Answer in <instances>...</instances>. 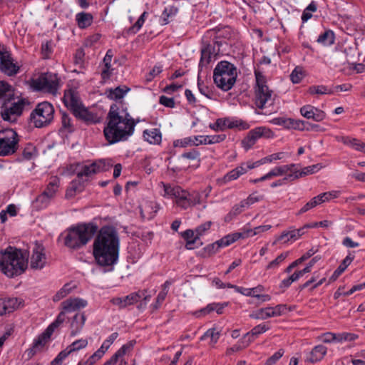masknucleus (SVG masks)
<instances>
[{
  "label": "nucleus",
  "instance_id": "obj_1",
  "mask_svg": "<svg viewBox=\"0 0 365 365\" xmlns=\"http://www.w3.org/2000/svg\"><path fill=\"white\" fill-rule=\"evenodd\" d=\"M126 86H120L106 90L107 97L115 101L106 116L103 134L109 145L128 140L134 133L137 122L130 115L128 108L121 100L130 91Z\"/></svg>",
  "mask_w": 365,
  "mask_h": 365
},
{
  "label": "nucleus",
  "instance_id": "obj_2",
  "mask_svg": "<svg viewBox=\"0 0 365 365\" xmlns=\"http://www.w3.org/2000/svg\"><path fill=\"white\" fill-rule=\"evenodd\" d=\"M93 243V255L101 267L113 266L119 257L120 239L117 230L113 226H103L98 230Z\"/></svg>",
  "mask_w": 365,
  "mask_h": 365
},
{
  "label": "nucleus",
  "instance_id": "obj_3",
  "mask_svg": "<svg viewBox=\"0 0 365 365\" xmlns=\"http://www.w3.org/2000/svg\"><path fill=\"white\" fill-rule=\"evenodd\" d=\"M28 259L26 251L9 246L0 251V270L9 278L19 276L27 269Z\"/></svg>",
  "mask_w": 365,
  "mask_h": 365
},
{
  "label": "nucleus",
  "instance_id": "obj_4",
  "mask_svg": "<svg viewBox=\"0 0 365 365\" xmlns=\"http://www.w3.org/2000/svg\"><path fill=\"white\" fill-rule=\"evenodd\" d=\"M98 226L96 223L82 222L72 226L61 235L63 239V244L71 250H78L87 243L97 233Z\"/></svg>",
  "mask_w": 365,
  "mask_h": 365
},
{
  "label": "nucleus",
  "instance_id": "obj_5",
  "mask_svg": "<svg viewBox=\"0 0 365 365\" xmlns=\"http://www.w3.org/2000/svg\"><path fill=\"white\" fill-rule=\"evenodd\" d=\"M29 105L28 98L18 96L15 91L0 106V117L6 122L16 123L26 106Z\"/></svg>",
  "mask_w": 365,
  "mask_h": 365
},
{
  "label": "nucleus",
  "instance_id": "obj_6",
  "mask_svg": "<svg viewBox=\"0 0 365 365\" xmlns=\"http://www.w3.org/2000/svg\"><path fill=\"white\" fill-rule=\"evenodd\" d=\"M237 76V68L227 61L219 62L213 71L214 83L224 91H228L233 87Z\"/></svg>",
  "mask_w": 365,
  "mask_h": 365
},
{
  "label": "nucleus",
  "instance_id": "obj_7",
  "mask_svg": "<svg viewBox=\"0 0 365 365\" xmlns=\"http://www.w3.org/2000/svg\"><path fill=\"white\" fill-rule=\"evenodd\" d=\"M160 185L163 187V196L175 198L176 205L182 209L186 210L200 202L198 193H190L179 186H173L163 182Z\"/></svg>",
  "mask_w": 365,
  "mask_h": 365
},
{
  "label": "nucleus",
  "instance_id": "obj_8",
  "mask_svg": "<svg viewBox=\"0 0 365 365\" xmlns=\"http://www.w3.org/2000/svg\"><path fill=\"white\" fill-rule=\"evenodd\" d=\"M63 101L73 115L85 122H95V115L83 105L78 93L72 88L65 91Z\"/></svg>",
  "mask_w": 365,
  "mask_h": 365
},
{
  "label": "nucleus",
  "instance_id": "obj_9",
  "mask_svg": "<svg viewBox=\"0 0 365 365\" xmlns=\"http://www.w3.org/2000/svg\"><path fill=\"white\" fill-rule=\"evenodd\" d=\"M255 103L258 108L264 109L273 104V91L267 86L266 78L261 71L255 70Z\"/></svg>",
  "mask_w": 365,
  "mask_h": 365
},
{
  "label": "nucleus",
  "instance_id": "obj_10",
  "mask_svg": "<svg viewBox=\"0 0 365 365\" xmlns=\"http://www.w3.org/2000/svg\"><path fill=\"white\" fill-rule=\"evenodd\" d=\"M71 173H76L80 180H88L94 175L106 170V163L100 160L90 164L75 163L71 164L68 168Z\"/></svg>",
  "mask_w": 365,
  "mask_h": 365
},
{
  "label": "nucleus",
  "instance_id": "obj_11",
  "mask_svg": "<svg viewBox=\"0 0 365 365\" xmlns=\"http://www.w3.org/2000/svg\"><path fill=\"white\" fill-rule=\"evenodd\" d=\"M54 108L47 101L39 103L31 113V120L36 128H43L53 120Z\"/></svg>",
  "mask_w": 365,
  "mask_h": 365
},
{
  "label": "nucleus",
  "instance_id": "obj_12",
  "mask_svg": "<svg viewBox=\"0 0 365 365\" xmlns=\"http://www.w3.org/2000/svg\"><path fill=\"white\" fill-rule=\"evenodd\" d=\"M20 138L11 128L0 130V156H9L16 153L19 148Z\"/></svg>",
  "mask_w": 365,
  "mask_h": 365
},
{
  "label": "nucleus",
  "instance_id": "obj_13",
  "mask_svg": "<svg viewBox=\"0 0 365 365\" xmlns=\"http://www.w3.org/2000/svg\"><path fill=\"white\" fill-rule=\"evenodd\" d=\"M31 86L35 91L56 95L59 88V78L56 73H41L32 80Z\"/></svg>",
  "mask_w": 365,
  "mask_h": 365
},
{
  "label": "nucleus",
  "instance_id": "obj_14",
  "mask_svg": "<svg viewBox=\"0 0 365 365\" xmlns=\"http://www.w3.org/2000/svg\"><path fill=\"white\" fill-rule=\"evenodd\" d=\"M215 35V32L212 31H208L204 35L202 38V48H201V58L199 63L200 67L207 66L211 61L212 56L215 55L218 51L219 48L216 50L215 45L218 46L219 43L217 41L208 40Z\"/></svg>",
  "mask_w": 365,
  "mask_h": 365
},
{
  "label": "nucleus",
  "instance_id": "obj_15",
  "mask_svg": "<svg viewBox=\"0 0 365 365\" xmlns=\"http://www.w3.org/2000/svg\"><path fill=\"white\" fill-rule=\"evenodd\" d=\"M19 68L10 51L0 43V71L8 76H14L19 73Z\"/></svg>",
  "mask_w": 365,
  "mask_h": 365
},
{
  "label": "nucleus",
  "instance_id": "obj_16",
  "mask_svg": "<svg viewBox=\"0 0 365 365\" xmlns=\"http://www.w3.org/2000/svg\"><path fill=\"white\" fill-rule=\"evenodd\" d=\"M187 160L195 163L193 167H199L200 163V153L196 149H192L188 152L182 153L178 158L177 163L171 167V170L175 173L187 170L190 167V165L187 162Z\"/></svg>",
  "mask_w": 365,
  "mask_h": 365
},
{
  "label": "nucleus",
  "instance_id": "obj_17",
  "mask_svg": "<svg viewBox=\"0 0 365 365\" xmlns=\"http://www.w3.org/2000/svg\"><path fill=\"white\" fill-rule=\"evenodd\" d=\"M274 137V133L268 128L264 126L257 127L250 130L246 137L242 140V144L245 150L251 148L261 138H272Z\"/></svg>",
  "mask_w": 365,
  "mask_h": 365
},
{
  "label": "nucleus",
  "instance_id": "obj_18",
  "mask_svg": "<svg viewBox=\"0 0 365 365\" xmlns=\"http://www.w3.org/2000/svg\"><path fill=\"white\" fill-rule=\"evenodd\" d=\"M209 127L215 131L223 130L225 128L232 129L235 128L247 130L249 128V125L242 120L224 118L217 119L215 123L210 124Z\"/></svg>",
  "mask_w": 365,
  "mask_h": 365
},
{
  "label": "nucleus",
  "instance_id": "obj_19",
  "mask_svg": "<svg viewBox=\"0 0 365 365\" xmlns=\"http://www.w3.org/2000/svg\"><path fill=\"white\" fill-rule=\"evenodd\" d=\"M46 264L44 247L41 244L36 243L32 250L30 267L33 269H42Z\"/></svg>",
  "mask_w": 365,
  "mask_h": 365
},
{
  "label": "nucleus",
  "instance_id": "obj_20",
  "mask_svg": "<svg viewBox=\"0 0 365 365\" xmlns=\"http://www.w3.org/2000/svg\"><path fill=\"white\" fill-rule=\"evenodd\" d=\"M259 162L242 163L240 166L232 169L222 178L224 184L238 179L241 175L245 174L249 170L258 166Z\"/></svg>",
  "mask_w": 365,
  "mask_h": 365
},
{
  "label": "nucleus",
  "instance_id": "obj_21",
  "mask_svg": "<svg viewBox=\"0 0 365 365\" xmlns=\"http://www.w3.org/2000/svg\"><path fill=\"white\" fill-rule=\"evenodd\" d=\"M300 113L304 118L317 122L322 121L326 117V113L323 110L311 105L302 106L300 108Z\"/></svg>",
  "mask_w": 365,
  "mask_h": 365
},
{
  "label": "nucleus",
  "instance_id": "obj_22",
  "mask_svg": "<svg viewBox=\"0 0 365 365\" xmlns=\"http://www.w3.org/2000/svg\"><path fill=\"white\" fill-rule=\"evenodd\" d=\"M88 305V302L79 297L69 298L61 302V307L64 312H73L83 309Z\"/></svg>",
  "mask_w": 365,
  "mask_h": 365
},
{
  "label": "nucleus",
  "instance_id": "obj_23",
  "mask_svg": "<svg viewBox=\"0 0 365 365\" xmlns=\"http://www.w3.org/2000/svg\"><path fill=\"white\" fill-rule=\"evenodd\" d=\"M86 321V316L84 312H78L73 316L70 324L71 336L77 335L82 331Z\"/></svg>",
  "mask_w": 365,
  "mask_h": 365
},
{
  "label": "nucleus",
  "instance_id": "obj_24",
  "mask_svg": "<svg viewBox=\"0 0 365 365\" xmlns=\"http://www.w3.org/2000/svg\"><path fill=\"white\" fill-rule=\"evenodd\" d=\"M269 329V327L265 324H261L255 326L250 332H247L242 339V342L244 344L243 346L247 347L250 344L254 341L255 336L264 333Z\"/></svg>",
  "mask_w": 365,
  "mask_h": 365
},
{
  "label": "nucleus",
  "instance_id": "obj_25",
  "mask_svg": "<svg viewBox=\"0 0 365 365\" xmlns=\"http://www.w3.org/2000/svg\"><path fill=\"white\" fill-rule=\"evenodd\" d=\"M296 167V164H289V165H284L281 166H277L272 169L269 173L265 174V178H268V180L278 176H282L285 175L286 176L289 173H294V168Z\"/></svg>",
  "mask_w": 365,
  "mask_h": 365
},
{
  "label": "nucleus",
  "instance_id": "obj_26",
  "mask_svg": "<svg viewBox=\"0 0 365 365\" xmlns=\"http://www.w3.org/2000/svg\"><path fill=\"white\" fill-rule=\"evenodd\" d=\"M327 348L322 345L319 344L315 346L309 352V355L307 359V361L310 363H316L323 359L327 354Z\"/></svg>",
  "mask_w": 365,
  "mask_h": 365
},
{
  "label": "nucleus",
  "instance_id": "obj_27",
  "mask_svg": "<svg viewBox=\"0 0 365 365\" xmlns=\"http://www.w3.org/2000/svg\"><path fill=\"white\" fill-rule=\"evenodd\" d=\"M309 227V225H306L305 227L299 229L284 231L277 238V241H284V242H287L289 240L295 241L304 234V228Z\"/></svg>",
  "mask_w": 365,
  "mask_h": 365
},
{
  "label": "nucleus",
  "instance_id": "obj_28",
  "mask_svg": "<svg viewBox=\"0 0 365 365\" xmlns=\"http://www.w3.org/2000/svg\"><path fill=\"white\" fill-rule=\"evenodd\" d=\"M19 305L17 298L0 299V316L12 312Z\"/></svg>",
  "mask_w": 365,
  "mask_h": 365
},
{
  "label": "nucleus",
  "instance_id": "obj_29",
  "mask_svg": "<svg viewBox=\"0 0 365 365\" xmlns=\"http://www.w3.org/2000/svg\"><path fill=\"white\" fill-rule=\"evenodd\" d=\"M60 180L56 176L52 177L46 185L45 190L41 192L49 199L55 197L59 187Z\"/></svg>",
  "mask_w": 365,
  "mask_h": 365
},
{
  "label": "nucleus",
  "instance_id": "obj_30",
  "mask_svg": "<svg viewBox=\"0 0 365 365\" xmlns=\"http://www.w3.org/2000/svg\"><path fill=\"white\" fill-rule=\"evenodd\" d=\"M354 256L349 254L347 255L337 267V269L333 272L332 275L330 277L329 279V283L334 282L338 279V277L346 270L348 266L354 260Z\"/></svg>",
  "mask_w": 365,
  "mask_h": 365
},
{
  "label": "nucleus",
  "instance_id": "obj_31",
  "mask_svg": "<svg viewBox=\"0 0 365 365\" xmlns=\"http://www.w3.org/2000/svg\"><path fill=\"white\" fill-rule=\"evenodd\" d=\"M143 138L145 140L150 144L158 145L161 143L162 135L159 129L153 128L143 131Z\"/></svg>",
  "mask_w": 365,
  "mask_h": 365
},
{
  "label": "nucleus",
  "instance_id": "obj_32",
  "mask_svg": "<svg viewBox=\"0 0 365 365\" xmlns=\"http://www.w3.org/2000/svg\"><path fill=\"white\" fill-rule=\"evenodd\" d=\"M228 305L227 302L224 303H211L209 304L206 307L200 309L196 312L197 317L200 315H206L210 312L215 311L218 314H221L223 312V309Z\"/></svg>",
  "mask_w": 365,
  "mask_h": 365
},
{
  "label": "nucleus",
  "instance_id": "obj_33",
  "mask_svg": "<svg viewBox=\"0 0 365 365\" xmlns=\"http://www.w3.org/2000/svg\"><path fill=\"white\" fill-rule=\"evenodd\" d=\"M52 334V332H48V329L46 328V329L34 340L31 351L35 354L40 351L48 342Z\"/></svg>",
  "mask_w": 365,
  "mask_h": 365
},
{
  "label": "nucleus",
  "instance_id": "obj_34",
  "mask_svg": "<svg viewBox=\"0 0 365 365\" xmlns=\"http://www.w3.org/2000/svg\"><path fill=\"white\" fill-rule=\"evenodd\" d=\"M178 11V9L174 6H167L163 11L160 17V24L162 26L170 23V19L174 17Z\"/></svg>",
  "mask_w": 365,
  "mask_h": 365
},
{
  "label": "nucleus",
  "instance_id": "obj_35",
  "mask_svg": "<svg viewBox=\"0 0 365 365\" xmlns=\"http://www.w3.org/2000/svg\"><path fill=\"white\" fill-rule=\"evenodd\" d=\"M76 20L80 29H86L92 24L93 16L90 13L81 12L76 14Z\"/></svg>",
  "mask_w": 365,
  "mask_h": 365
},
{
  "label": "nucleus",
  "instance_id": "obj_36",
  "mask_svg": "<svg viewBox=\"0 0 365 365\" xmlns=\"http://www.w3.org/2000/svg\"><path fill=\"white\" fill-rule=\"evenodd\" d=\"M14 91V88L9 83L0 81V106L6 98L10 97Z\"/></svg>",
  "mask_w": 365,
  "mask_h": 365
},
{
  "label": "nucleus",
  "instance_id": "obj_37",
  "mask_svg": "<svg viewBox=\"0 0 365 365\" xmlns=\"http://www.w3.org/2000/svg\"><path fill=\"white\" fill-rule=\"evenodd\" d=\"M338 141L343 143L344 145H349L356 150H361L363 142L356 138H351L349 136H341L336 138Z\"/></svg>",
  "mask_w": 365,
  "mask_h": 365
},
{
  "label": "nucleus",
  "instance_id": "obj_38",
  "mask_svg": "<svg viewBox=\"0 0 365 365\" xmlns=\"http://www.w3.org/2000/svg\"><path fill=\"white\" fill-rule=\"evenodd\" d=\"M220 336V333L216 329H209L206 332L200 337L201 341H205L207 339H210V341L209 342V345L211 346H214L215 344L217 342Z\"/></svg>",
  "mask_w": 365,
  "mask_h": 365
},
{
  "label": "nucleus",
  "instance_id": "obj_39",
  "mask_svg": "<svg viewBox=\"0 0 365 365\" xmlns=\"http://www.w3.org/2000/svg\"><path fill=\"white\" fill-rule=\"evenodd\" d=\"M334 34L331 30H327L320 34L317 40L319 43L324 46H331L334 43Z\"/></svg>",
  "mask_w": 365,
  "mask_h": 365
},
{
  "label": "nucleus",
  "instance_id": "obj_40",
  "mask_svg": "<svg viewBox=\"0 0 365 365\" xmlns=\"http://www.w3.org/2000/svg\"><path fill=\"white\" fill-rule=\"evenodd\" d=\"M51 201V199L44 195L43 193H41L33 201L32 205L34 208H35L36 210H40L47 207L50 204Z\"/></svg>",
  "mask_w": 365,
  "mask_h": 365
},
{
  "label": "nucleus",
  "instance_id": "obj_41",
  "mask_svg": "<svg viewBox=\"0 0 365 365\" xmlns=\"http://www.w3.org/2000/svg\"><path fill=\"white\" fill-rule=\"evenodd\" d=\"M76 287V285H73L71 283L64 284L63 287L53 297V301H60L63 298L66 297L68 294H69Z\"/></svg>",
  "mask_w": 365,
  "mask_h": 365
},
{
  "label": "nucleus",
  "instance_id": "obj_42",
  "mask_svg": "<svg viewBox=\"0 0 365 365\" xmlns=\"http://www.w3.org/2000/svg\"><path fill=\"white\" fill-rule=\"evenodd\" d=\"M250 318L255 319H266L269 317H273L272 315V307H267L265 308H261L256 311L255 312L252 313L250 315Z\"/></svg>",
  "mask_w": 365,
  "mask_h": 365
},
{
  "label": "nucleus",
  "instance_id": "obj_43",
  "mask_svg": "<svg viewBox=\"0 0 365 365\" xmlns=\"http://www.w3.org/2000/svg\"><path fill=\"white\" fill-rule=\"evenodd\" d=\"M88 345V340L86 339H81L76 340L71 344L68 346L65 349L67 352L71 354L74 351H78L82 349H84Z\"/></svg>",
  "mask_w": 365,
  "mask_h": 365
},
{
  "label": "nucleus",
  "instance_id": "obj_44",
  "mask_svg": "<svg viewBox=\"0 0 365 365\" xmlns=\"http://www.w3.org/2000/svg\"><path fill=\"white\" fill-rule=\"evenodd\" d=\"M61 131L72 133L74 130L73 125L71 117L65 112L61 115Z\"/></svg>",
  "mask_w": 365,
  "mask_h": 365
},
{
  "label": "nucleus",
  "instance_id": "obj_45",
  "mask_svg": "<svg viewBox=\"0 0 365 365\" xmlns=\"http://www.w3.org/2000/svg\"><path fill=\"white\" fill-rule=\"evenodd\" d=\"M249 207L245 200H241L239 203L235 204L227 215V217H236L241 214L243 211L248 209Z\"/></svg>",
  "mask_w": 365,
  "mask_h": 365
},
{
  "label": "nucleus",
  "instance_id": "obj_46",
  "mask_svg": "<svg viewBox=\"0 0 365 365\" xmlns=\"http://www.w3.org/2000/svg\"><path fill=\"white\" fill-rule=\"evenodd\" d=\"M144 296V292H135L123 297L125 305L128 306L133 305L141 299Z\"/></svg>",
  "mask_w": 365,
  "mask_h": 365
},
{
  "label": "nucleus",
  "instance_id": "obj_47",
  "mask_svg": "<svg viewBox=\"0 0 365 365\" xmlns=\"http://www.w3.org/2000/svg\"><path fill=\"white\" fill-rule=\"evenodd\" d=\"M341 194L339 190H331L319 194L317 196L320 204L330 201L331 199L337 198Z\"/></svg>",
  "mask_w": 365,
  "mask_h": 365
},
{
  "label": "nucleus",
  "instance_id": "obj_48",
  "mask_svg": "<svg viewBox=\"0 0 365 365\" xmlns=\"http://www.w3.org/2000/svg\"><path fill=\"white\" fill-rule=\"evenodd\" d=\"M308 92L311 95L332 94L334 91L324 85L312 86L309 88Z\"/></svg>",
  "mask_w": 365,
  "mask_h": 365
},
{
  "label": "nucleus",
  "instance_id": "obj_49",
  "mask_svg": "<svg viewBox=\"0 0 365 365\" xmlns=\"http://www.w3.org/2000/svg\"><path fill=\"white\" fill-rule=\"evenodd\" d=\"M321 168H322V165H320L319 164H316V165H312L310 166L305 167L302 169V170L301 172H299L297 170V168L296 166L294 168L295 172L294 173L297 174L298 175V178H299L304 175H307L315 173L317 171H319Z\"/></svg>",
  "mask_w": 365,
  "mask_h": 365
},
{
  "label": "nucleus",
  "instance_id": "obj_50",
  "mask_svg": "<svg viewBox=\"0 0 365 365\" xmlns=\"http://www.w3.org/2000/svg\"><path fill=\"white\" fill-rule=\"evenodd\" d=\"M66 312L63 309L58 314L56 319L47 327L48 332H52L59 327L66 320Z\"/></svg>",
  "mask_w": 365,
  "mask_h": 365
},
{
  "label": "nucleus",
  "instance_id": "obj_51",
  "mask_svg": "<svg viewBox=\"0 0 365 365\" xmlns=\"http://www.w3.org/2000/svg\"><path fill=\"white\" fill-rule=\"evenodd\" d=\"M172 284V282L167 280L165 282V283L162 285V289L158 293V297L156 298L157 299V304H162L164 300L165 299L170 286Z\"/></svg>",
  "mask_w": 365,
  "mask_h": 365
},
{
  "label": "nucleus",
  "instance_id": "obj_52",
  "mask_svg": "<svg viewBox=\"0 0 365 365\" xmlns=\"http://www.w3.org/2000/svg\"><path fill=\"white\" fill-rule=\"evenodd\" d=\"M148 16V13L147 11H144L138 18L137 21L130 28V31L133 34H136L138 31H139Z\"/></svg>",
  "mask_w": 365,
  "mask_h": 365
},
{
  "label": "nucleus",
  "instance_id": "obj_53",
  "mask_svg": "<svg viewBox=\"0 0 365 365\" xmlns=\"http://www.w3.org/2000/svg\"><path fill=\"white\" fill-rule=\"evenodd\" d=\"M289 252H285L277 257L276 259L271 261L267 266V269H276L288 257Z\"/></svg>",
  "mask_w": 365,
  "mask_h": 365
},
{
  "label": "nucleus",
  "instance_id": "obj_54",
  "mask_svg": "<svg viewBox=\"0 0 365 365\" xmlns=\"http://www.w3.org/2000/svg\"><path fill=\"white\" fill-rule=\"evenodd\" d=\"M284 157V153L281 152V153H274V154L269 155L268 156H266V157L262 158L259 161H258L259 162L258 165L260 164L272 163V161H274V160H281Z\"/></svg>",
  "mask_w": 365,
  "mask_h": 365
},
{
  "label": "nucleus",
  "instance_id": "obj_55",
  "mask_svg": "<svg viewBox=\"0 0 365 365\" xmlns=\"http://www.w3.org/2000/svg\"><path fill=\"white\" fill-rule=\"evenodd\" d=\"M297 178H298V175L297 174H295V173H289L287 176H285L284 178L278 180H277L275 182H273L270 185V186L272 187H276L277 186H281L282 185H284L287 181L294 180L297 179Z\"/></svg>",
  "mask_w": 365,
  "mask_h": 365
},
{
  "label": "nucleus",
  "instance_id": "obj_56",
  "mask_svg": "<svg viewBox=\"0 0 365 365\" xmlns=\"http://www.w3.org/2000/svg\"><path fill=\"white\" fill-rule=\"evenodd\" d=\"M319 205H321V204H320L319 201L317 200V196L314 197L312 199H311L308 202H307L300 209L299 213L300 214L304 213V212H307L308 210H309L310 209H312Z\"/></svg>",
  "mask_w": 365,
  "mask_h": 365
},
{
  "label": "nucleus",
  "instance_id": "obj_57",
  "mask_svg": "<svg viewBox=\"0 0 365 365\" xmlns=\"http://www.w3.org/2000/svg\"><path fill=\"white\" fill-rule=\"evenodd\" d=\"M212 225L211 221H207L195 229V235H197V237H201L207 231H208L210 229V227Z\"/></svg>",
  "mask_w": 365,
  "mask_h": 365
},
{
  "label": "nucleus",
  "instance_id": "obj_58",
  "mask_svg": "<svg viewBox=\"0 0 365 365\" xmlns=\"http://www.w3.org/2000/svg\"><path fill=\"white\" fill-rule=\"evenodd\" d=\"M303 78L302 70L298 67L295 68L291 75L290 79L294 83H299Z\"/></svg>",
  "mask_w": 365,
  "mask_h": 365
},
{
  "label": "nucleus",
  "instance_id": "obj_59",
  "mask_svg": "<svg viewBox=\"0 0 365 365\" xmlns=\"http://www.w3.org/2000/svg\"><path fill=\"white\" fill-rule=\"evenodd\" d=\"M197 87L200 93L208 98H211L212 95L211 89L208 86L204 85L203 82H202L199 78L197 79Z\"/></svg>",
  "mask_w": 365,
  "mask_h": 365
},
{
  "label": "nucleus",
  "instance_id": "obj_60",
  "mask_svg": "<svg viewBox=\"0 0 365 365\" xmlns=\"http://www.w3.org/2000/svg\"><path fill=\"white\" fill-rule=\"evenodd\" d=\"M35 154V147L31 145H27L22 151V156L25 160H31Z\"/></svg>",
  "mask_w": 365,
  "mask_h": 365
},
{
  "label": "nucleus",
  "instance_id": "obj_61",
  "mask_svg": "<svg viewBox=\"0 0 365 365\" xmlns=\"http://www.w3.org/2000/svg\"><path fill=\"white\" fill-rule=\"evenodd\" d=\"M135 344V341H130L125 344H123L120 349H119L115 354L120 358L124 356L126 352L130 350L134 344Z\"/></svg>",
  "mask_w": 365,
  "mask_h": 365
},
{
  "label": "nucleus",
  "instance_id": "obj_62",
  "mask_svg": "<svg viewBox=\"0 0 365 365\" xmlns=\"http://www.w3.org/2000/svg\"><path fill=\"white\" fill-rule=\"evenodd\" d=\"M69 355L66 349L58 353L56 358L51 362V365H62L63 361Z\"/></svg>",
  "mask_w": 365,
  "mask_h": 365
},
{
  "label": "nucleus",
  "instance_id": "obj_63",
  "mask_svg": "<svg viewBox=\"0 0 365 365\" xmlns=\"http://www.w3.org/2000/svg\"><path fill=\"white\" fill-rule=\"evenodd\" d=\"M284 353L283 349H279L266 361L265 365H274L283 356Z\"/></svg>",
  "mask_w": 365,
  "mask_h": 365
},
{
  "label": "nucleus",
  "instance_id": "obj_64",
  "mask_svg": "<svg viewBox=\"0 0 365 365\" xmlns=\"http://www.w3.org/2000/svg\"><path fill=\"white\" fill-rule=\"evenodd\" d=\"M320 338L324 343H331L337 341V334L327 332L323 334Z\"/></svg>",
  "mask_w": 365,
  "mask_h": 365
}]
</instances>
